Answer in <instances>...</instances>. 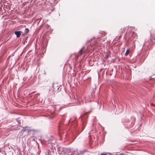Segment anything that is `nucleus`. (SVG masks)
Instances as JSON below:
<instances>
[{
    "label": "nucleus",
    "instance_id": "15",
    "mask_svg": "<svg viewBox=\"0 0 155 155\" xmlns=\"http://www.w3.org/2000/svg\"><path fill=\"white\" fill-rule=\"evenodd\" d=\"M154 39L155 40V38H154Z\"/></svg>",
    "mask_w": 155,
    "mask_h": 155
},
{
    "label": "nucleus",
    "instance_id": "7",
    "mask_svg": "<svg viewBox=\"0 0 155 155\" xmlns=\"http://www.w3.org/2000/svg\"><path fill=\"white\" fill-rule=\"evenodd\" d=\"M72 99L74 100L73 102H74L75 101V100H76V98H75V96H74V95L72 97Z\"/></svg>",
    "mask_w": 155,
    "mask_h": 155
},
{
    "label": "nucleus",
    "instance_id": "1",
    "mask_svg": "<svg viewBox=\"0 0 155 155\" xmlns=\"http://www.w3.org/2000/svg\"><path fill=\"white\" fill-rule=\"evenodd\" d=\"M125 28L123 26L120 27L118 28V32L120 35V37H121L122 36V34L125 32Z\"/></svg>",
    "mask_w": 155,
    "mask_h": 155
},
{
    "label": "nucleus",
    "instance_id": "14",
    "mask_svg": "<svg viewBox=\"0 0 155 155\" xmlns=\"http://www.w3.org/2000/svg\"><path fill=\"white\" fill-rule=\"evenodd\" d=\"M58 89V88H57V89Z\"/></svg>",
    "mask_w": 155,
    "mask_h": 155
},
{
    "label": "nucleus",
    "instance_id": "9",
    "mask_svg": "<svg viewBox=\"0 0 155 155\" xmlns=\"http://www.w3.org/2000/svg\"><path fill=\"white\" fill-rule=\"evenodd\" d=\"M101 34L103 35H105V32H102Z\"/></svg>",
    "mask_w": 155,
    "mask_h": 155
},
{
    "label": "nucleus",
    "instance_id": "5",
    "mask_svg": "<svg viewBox=\"0 0 155 155\" xmlns=\"http://www.w3.org/2000/svg\"><path fill=\"white\" fill-rule=\"evenodd\" d=\"M129 52H130L129 50V49H127V50L125 53V55H127L129 54Z\"/></svg>",
    "mask_w": 155,
    "mask_h": 155
},
{
    "label": "nucleus",
    "instance_id": "6",
    "mask_svg": "<svg viewBox=\"0 0 155 155\" xmlns=\"http://www.w3.org/2000/svg\"><path fill=\"white\" fill-rule=\"evenodd\" d=\"M110 52H108L107 54H106V58H108L109 56H110Z\"/></svg>",
    "mask_w": 155,
    "mask_h": 155
},
{
    "label": "nucleus",
    "instance_id": "2",
    "mask_svg": "<svg viewBox=\"0 0 155 155\" xmlns=\"http://www.w3.org/2000/svg\"><path fill=\"white\" fill-rule=\"evenodd\" d=\"M21 33H22V31H15L14 32L15 34L16 35L17 38H19L20 37Z\"/></svg>",
    "mask_w": 155,
    "mask_h": 155
},
{
    "label": "nucleus",
    "instance_id": "10",
    "mask_svg": "<svg viewBox=\"0 0 155 155\" xmlns=\"http://www.w3.org/2000/svg\"><path fill=\"white\" fill-rule=\"evenodd\" d=\"M100 155H107L106 154H101Z\"/></svg>",
    "mask_w": 155,
    "mask_h": 155
},
{
    "label": "nucleus",
    "instance_id": "12",
    "mask_svg": "<svg viewBox=\"0 0 155 155\" xmlns=\"http://www.w3.org/2000/svg\"><path fill=\"white\" fill-rule=\"evenodd\" d=\"M120 155H124V154L121 153Z\"/></svg>",
    "mask_w": 155,
    "mask_h": 155
},
{
    "label": "nucleus",
    "instance_id": "3",
    "mask_svg": "<svg viewBox=\"0 0 155 155\" xmlns=\"http://www.w3.org/2000/svg\"><path fill=\"white\" fill-rule=\"evenodd\" d=\"M84 47H83L82 48H81L79 51V54L80 55H81L83 53H84L85 51H84Z\"/></svg>",
    "mask_w": 155,
    "mask_h": 155
},
{
    "label": "nucleus",
    "instance_id": "4",
    "mask_svg": "<svg viewBox=\"0 0 155 155\" xmlns=\"http://www.w3.org/2000/svg\"><path fill=\"white\" fill-rule=\"evenodd\" d=\"M29 31V30L28 28H25V34H27Z\"/></svg>",
    "mask_w": 155,
    "mask_h": 155
},
{
    "label": "nucleus",
    "instance_id": "13",
    "mask_svg": "<svg viewBox=\"0 0 155 155\" xmlns=\"http://www.w3.org/2000/svg\"><path fill=\"white\" fill-rule=\"evenodd\" d=\"M35 93V92H32V93Z\"/></svg>",
    "mask_w": 155,
    "mask_h": 155
},
{
    "label": "nucleus",
    "instance_id": "11",
    "mask_svg": "<svg viewBox=\"0 0 155 155\" xmlns=\"http://www.w3.org/2000/svg\"><path fill=\"white\" fill-rule=\"evenodd\" d=\"M60 126H59V128H58V130L59 131V130H60V129L59 128H60Z\"/></svg>",
    "mask_w": 155,
    "mask_h": 155
},
{
    "label": "nucleus",
    "instance_id": "8",
    "mask_svg": "<svg viewBox=\"0 0 155 155\" xmlns=\"http://www.w3.org/2000/svg\"><path fill=\"white\" fill-rule=\"evenodd\" d=\"M55 84H53V87L54 88V90L55 89V88H54V87H55Z\"/></svg>",
    "mask_w": 155,
    "mask_h": 155
}]
</instances>
